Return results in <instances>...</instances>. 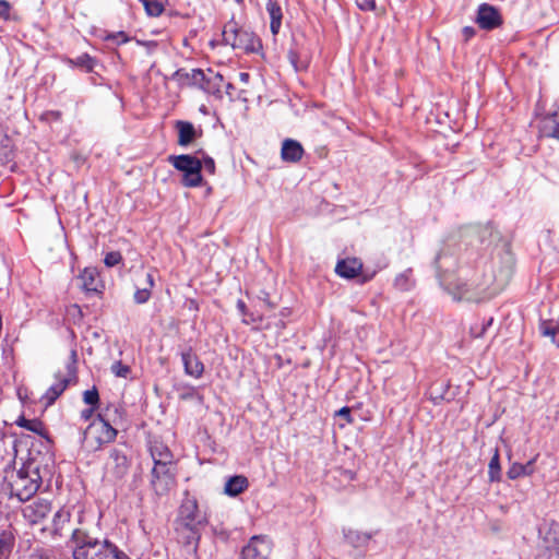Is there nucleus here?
I'll return each instance as SVG.
<instances>
[{
  "instance_id": "nucleus-1",
  "label": "nucleus",
  "mask_w": 559,
  "mask_h": 559,
  "mask_svg": "<svg viewBox=\"0 0 559 559\" xmlns=\"http://www.w3.org/2000/svg\"><path fill=\"white\" fill-rule=\"evenodd\" d=\"M439 281L457 301L479 302L490 299L503 288V283H498L492 274L471 273L467 269H461L457 274L439 273Z\"/></svg>"
},
{
  "instance_id": "nucleus-2",
  "label": "nucleus",
  "mask_w": 559,
  "mask_h": 559,
  "mask_svg": "<svg viewBox=\"0 0 559 559\" xmlns=\"http://www.w3.org/2000/svg\"><path fill=\"white\" fill-rule=\"evenodd\" d=\"M41 477L38 468L28 464L20 469H12L7 473L3 489L8 490L11 497L19 501L29 500L39 489Z\"/></svg>"
},
{
  "instance_id": "nucleus-3",
  "label": "nucleus",
  "mask_w": 559,
  "mask_h": 559,
  "mask_svg": "<svg viewBox=\"0 0 559 559\" xmlns=\"http://www.w3.org/2000/svg\"><path fill=\"white\" fill-rule=\"evenodd\" d=\"M79 531L73 532L76 546L73 549V559H121V552L114 544L98 540L88 536L81 538Z\"/></svg>"
},
{
  "instance_id": "nucleus-4",
  "label": "nucleus",
  "mask_w": 559,
  "mask_h": 559,
  "mask_svg": "<svg viewBox=\"0 0 559 559\" xmlns=\"http://www.w3.org/2000/svg\"><path fill=\"white\" fill-rule=\"evenodd\" d=\"M117 433V429L99 414L83 429L82 449L86 452L99 451L105 444L115 441Z\"/></svg>"
},
{
  "instance_id": "nucleus-5",
  "label": "nucleus",
  "mask_w": 559,
  "mask_h": 559,
  "mask_svg": "<svg viewBox=\"0 0 559 559\" xmlns=\"http://www.w3.org/2000/svg\"><path fill=\"white\" fill-rule=\"evenodd\" d=\"M223 40L234 49L246 52L254 51L260 46L258 37L251 31L239 27L235 22H229L224 26Z\"/></svg>"
},
{
  "instance_id": "nucleus-6",
  "label": "nucleus",
  "mask_w": 559,
  "mask_h": 559,
  "mask_svg": "<svg viewBox=\"0 0 559 559\" xmlns=\"http://www.w3.org/2000/svg\"><path fill=\"white\" fill-rule=\"evenodd\" d=\"M168 162L183 174L182 183L186 187H199L202 183V162L201 159L182 154L170 155Z\"/></svg>"
},
{
  "instance_id": "nucleus-7",
  "label": "nucleus",
  "mask_w": 559,
  "mask_h": 559,
  "mask_svg": "<svg viewBox=\"0 0 559 559\" xmlns=\"http://www.w3.org/2000/svg\"><path fill=\"white\" fill-rule=\"evenodd\" d=\"M78 355L75 350H71L70 361L67 364V371H57L55 373V382L48 388L41 400L46 405H51L64 392L72 379L75 377V364Z\"/></svg>"
},
{
  "instance_id": "nucleus-8",
  "label": "nucleus",
  "mask_w": 559,
  "mask_h": 559,
  "mask_svg": "<svg viewBox=\"0 0 559 559\" xmlns=\"http://www.w3.org/2000/svg\"><path fill=\"white\" fill-rule=\"evenodd\" d=\"M206 515L199 509L197 499L186 495L179 508L176 525L202 527L206 524Z\"/></svg>"
},
{
  "instance_id": "nucleus-9",
  "label": "nucleus",
  "mask_w": 559,
  "mask_h": 559,
  "mask_svg": "<svg viewBox=\"0 0 559 559\" xmlns=\"http://www.w3.org/2000/svg\"><path fill=\"white\" fill-rule=\"evenodd\" d=\"M176 484L175 462L154 464L152 468L151 485L154 491L162 496L167 493Z\"/></svg>"
},
{
  "instance_id": "nucleus-10",
  "label": "nucleus",
  "mask_w": 559,
  "mask_h": 559,
  "mask_svg": "<svg viewBox=\"0 0 559 559\" xmlns=\"http://www.w3.org/2000/svg\"><path fill=\"white\" fill-rule=\"evenodd\" d=\"M272 552V540L265 535H257L243 546L239 559H271Z\"/></svg>"
},
{
  "instance_id": "nucleus-11",
  "label": "nucleus",
  "mask_w": 559,
  "mask_h": 559,
  "mask_svg": "<svg viewBox=\"0 0 559 559\" xmlns=\"http://www.w3.org/2000/svg\"><path fill=\"white\" fill-rule=\"evenodd\" d=\"M52 511L51 502L37 498L22 509L24 520L29 525L41 524Z\"/></svg>"
},
{
  "instance_id": "nucleus-12",
  "label": "nucleus",
  "mask_w": 559,
  "mask_h": 559,
  "mask_svg": "<svg viewBox=\"0 0 559 559\" xmlns=\"http://www.w3.org/2000/svg\"><path fill=\"white\" fill-rule=\"evenodd\" d=\"M129 462L127 455L118 449H112L106 463V473L119 479L127 474Z\"/></svg>"
},
{
  "instance_id": "nucleus-13",
  "label": "nucleus",
  "mask_w": 559,
  "mask_h": 559,
  "mask_svg": "<svg viewBox=\"0 0 559 559\" xmlns=\"http://www.w3.org/2000/svg\"><path fill=\"white\" fill-rule=\"evenodd\" d=\"M543 547L559 556V523L550 522L539 528Z\"/></svg>"
},
{
  "instance_id": "nucleus-14",
  "label": "nucleus",
  "mask_w": 559,
  "mask_h": 559,
  "mask_svg": "<svg viewBox=\"0 0 559 559\" xmlns=\"http://www.w3.org/2000/svg\"><path fill=\"white\" fill-rule=\"evenodd\" d=\"M476 22L484 29H493L501 24V16L497 9L487 3L478 8Z\"/></svg>"
},
{
  "instance_id": "nucleus-15",
  "label": "nucleus",
  "mask_w": 559,
  "mask_h": 559,
  "mask_svg": "<svg viewBox=\"0 0 559 559\" xmlns=\"http://www.w3.org/2000/svg\"><path fill=\"white\" fill-rule=\"evenodd\" d=\"M200 528L201 527L176 525L177 537L179 542L185 545L188 555H195L197 545L200 539Z\"/></svg>"
},
{
  "instance_id": "nucleus-16",
  "label": "nucleus",
  "mask_w": 559,
  "mask_h": 559,
  "mask_svg": "<svg viewBox=\"0 0 559 559\" xmlns=\"http://www.w3.org/2000/svg\"><path fill=\"white\" fill-rule=\"evenodd\" d=\"M538 129L543 136L559 139V106L539 120Z\"/></svg>"
},
{
  "instance_id": "nucleus-17",
  "label": "nucleus",
  "mask_w": 559,
  "mask_h": 559,
  "mask_svg": "<svg viewBox=\"0 0 559 559\" xmlns=\"http://www.w3.org/2000/svg\"><path fill=\"white\" fill-rule=\"evenodd\" d=\"M362 270V263L357 258H347L336 263L335 272L344 278H354L359 275Z\"/></svg>"
},
{
  "instance_id": "nucleus-18",
  "label": "nucleus",
  "mask_w": 559,
  "mask_h": 559,
  "mask_svg": "<svg viewBox=\"0 0 559 559\" xmlns=\"http://www.w3.org/2000/svg\"><path fill=\"white\" fill-rule=\"evenodd\" d=\"M181 359L185 367V372L195 379L202 377L204 372V365L199 357L192 353L191 349L181 353Z\"/></svg>"
},
{
  "instance_id": "nucleus-19",
  "label": "nucleus",
  "mask_w": 559,
  "mask_h": 559,
  "mask_svg": "<svg viewBox=\"0 0 559 559\" xmlns=\"http://www.w3.org/2000/svg\"><path fill=\"white\" fill-rule=\"evenodd\" d=\"M304 155L302 145L293 139H286L282 144L281 156L283 160L296 163L301 159Z\"/></svg>"
},
{
  "instance_id": "nucleus-20",
  "label": "nucleus",
  "mask_w": 559,
  "mask_h": 559,
  "mask_svg": "<svg viewBox=\"0 0 559 559\" xmlns=\"http://www.w3.org/2000/svg\"><path fill=\"white\" fill-rule=\"evenodd\" d=\"M150 453L154 464L174 462V455L166 444L154 440L150 443Z\"/></svg>"
},
{
  "instance_id": "nucleus-21",
  "label": "nucleus",
  "mask_w": 559,
  "mask_h": 559,
  "mask_svg": "<svg viewBox=\"0 0 559 559\" xmlns=\"http://www.w3.org/2000/svg\"><path fill=\"white\" fill-rule=\"evenodd\" d=\"M176 129L178 131V144L180 146H188L195 139L197 131L191 122L179 120L176 122Z\"/></svg>"
},
{
  "instance_id": "nucleus-22",
  "label": "nucleus",
  "mask_w": 559,
  "mask_h": 559,
  "mask_svg": "<svg viewBox=\"0 0 559 559\" xmlns=\"http://www.w3.org/2000/svg\"><path fill=\"white\" fill-rule=\"evenodd\" d=\"M287 58L295 72L306 71L310 63L307 53L302 52L298 47H292L287 52Z\"/></svg>"
},
{
  "instance_id": "nucleus-23",
  "label": "nucleus",
  "mask_w": 559,
  "mask_h": 559,
  "mask_svg": "<svg viewBox=\"0 0 559 559\" xmlns=\"http://www.w3.org/2000/svg\"><path fill=\"white\" fill-rule=\"evenodd\" d=\"M249 486L247 477L242 475H236L227 479L224 487V492L227 496L236 497L245 491Z\"/></svg>"
},
{
  "instance_id": "nucleus-24",
  "label": "nucleus",
  "mask_w": 559,
  "mask_h": 559,
  "mask_svg": "<svg viewBox=\"0 0 559 559\" xmlns=\"http://www.w3.org/2000/svg\"><path fill=\"white\" fill-rule=\"evenodd\" d=\"M266 11L271 19V32L273 35H276L280 32L282 25V9L281 5L273 0H269L266 3Z\"/></svg>"
},
{
  "instance_id": "nucleus-25",
  "label": "nucleus",
  "mask_w": 559,
  "mask_h": 559,
  "mask_svg": "<svg viewBox=\"0 0 559 559\" xmlns=\"http://www.w3.org/2000/svg\"><path fill=\"white\" fill-rule=\"evenodd\" d=\"M535 461L536 457L528 461L526 464L513 463L507 472L508 478L518 479L523 476H531L534 473Z\"/></svg>"
},
{
  "instance_id": "nucleus-26",
  "label": "nucleus",
  "mask_w": 559,
  "mask_h": 559,
  "mask_svg": "<svg viewBox=\"0 0 559 559\" xmlns=\"http://www.w3.org/2000/svg\"><path fill=\"white\" fill-rule=\"evenodd\" d=\"M80 280L82 282V287L86 292H98V273L96 269L86 267L80 275Z\"/></svg>"
},
{
  "instance_id": "nucleus-27",
  "label": "nucleus",
  "mask_w": 559,
  "mask_h": 559,
  "mask_svg": "<svg viewBox=\"0 0 559 559\" xmlns=\"http://www.w3.org/2000/svg\"><path fill=\"white\" fill-rule=\"evenodd\" d=\"M540 333L545 337H549L554 344L559 346V322L549 320L543 321L539 326Z\"/></svg>"
},
{
  "instance_id": "nucleus-28",
  "label": "nucleus",
  "mask_w": 559,
  "mask_h": 559,
  "mask_svg": "<svg viewBox=\"0 0 559 559\" xmlns=\"http://www.w3.org/2000/svg\"><path fill=\"white\" fill-rule=\"evenodd\" d=\"M154 286V276L146 273V286L138 288L134 293V301L139 305L145 304L151 297V289Z\"/></svg>"
},
{
  "instance_id": "nucleus-29",
  "label": "nucleus",
  "mask_w": 559,
  "mask_h": 559,
  "mask_svg": "<svg viewBox=\"0 0 559 559\" xmlns=\"http://www.w3.org/2000/svg\"><path fill=\"white\" fill-rule=\"evenodd\" d=\"M488 477L491 483L499 481L501 478L500 456L497 449L488 465Z\"/></svg>"
},
{
  "instance_id": "nucleus-30",
  "label": "nucleus",
  "mask_w": 559,
  "mask_h": 559,
  "mask_svg": "<svg viewBox=\"0 0 559 559\" xmlns=\"http://www.w3.org/2000/svg\"><path fill=\"white\" fill-rule=\"evenodd\" d=\"M346 539L355 547L366 545L372 537V534L349 530L345 534Z\"/></svg>"
},
{
  "instance_id": "nucleus-31",
  "label": "nucleus",
  "mask_w": 559,
  "mask_h": 559,
  "mask_svg": "<svg viewBox=\"0 0 559 559\" xmlns=\"http://www.w3.org/2000/svg\"><path fill=\"white\" fill-rule=\"evenodd\" d=\"M414 285V280L412 277V271L406 270L400 273L394 280V286L399 290L406 292L409 290Z\"/></svg>"
},
{
  "instance_id": "nucleus-32",
  "label": "nucleus",
  "mask_w": 559,
  "mask_h": 559,
  "mask_svg": "<svg viewBox=\"0 0 559 559\" xmlns=\"http://www.w3.org/2000/svg\"><path fill=\"white\" fill-rule=\"evenodd\" d=\"M15 424L19 427L25 428L38 435H43L44 432L43 423L38 419H26L25 417H20L16 419Z\"/></svg>"
},
{
  "instance_id": "nucleus-33",
  "label": "nucleus",
  "mask_w": 559,
  "mask_h": 559,
  "mask_svg": "<svg viewBox=\"0 0 559 559\" xmlns=\"http://www.w3.org/2000/svg\"><path fill=\"white\" fill-rule=\"evenodd\" d=\"M206 83H207V86L211 87V91H209L210 93H213V94L219 93L223 87L224 78L218 72L207 70Z\"/></svg>"
},
{
  "instance_id": "nucleus-34",
  "label": "nucleus",
  "mask_w": 559,
  "mask_h": 559,
  "mask_svg": "<svg viewBox=\"0 0 559 559\" xmlns=\"http://www.w3.org/2000/svg\"><path fill=\"white\" fill-rule=\"evenodd\" d=\"M13 546V536L11 533L3 532L0 535V559H7Z\"/></svg>"
},
{
  "instance_id": "nucleus-35",
  "label": "nucleus",
  "mask_w": 559,
  "mask_h": 559,
  "mask_svg": "<svg viewBox=\"0 0 559 559\" xmlns=\"http://www.w3.org/2000/svg\"><path fill=\"white\" fill-rule=\"evenodd\" d=\"M144 8L146 13L150 16H158L164 11V4L160 0H140Z\"/></svg>"
},
{
  "instance_id": "nucleus-36",
  "label": "nucleus",
  "mask_w": 559,
  "mask_h": 559,
  "mask_svg": "<svg viewBox=\"0 0 559 559\" xmlns=\"http://www.w3.org/2000/svg\"><path fill=\"white\" fill-rule=\"evenodd\" d=\"M70 520V512L66 509L58 510L52 519L53 524V531L56 533H59L60 530H62L63 525L69 522Z\"/></svg>"
},
{
  "instance_id": "nucleus-37",
  "label": "nucleus",
  "mask_w": 559,
  "mask_h": 559,
  "mask_svg": "<svg viewBox=\"0 0 559 559\" xmlns=\"http://www.w3.org/2000/svg\"><path fill=\"white\" fill-rule=\"evenodd\" d=\"M70 62L73 66L84 69L87 72L93 70L95 63L94 59L90 57L87 53H83L76 57L75 59L70 60Z\"/></svg>"
},
{
  "instance_id": "nucleus-38",
  "label": "nucleus",
  "mask_w": 559,
  "mask_h": 559,
  "mask_svg": "<svg viewBox=\"0 0 559 559\" xmlns=\"http://www.w3.org/2000/svg\"><path fill=\"white\" fill-rule=\"evenodd\" d=\"M110 371L118 378H128L131 369L128 365L122 364L121 361H115L111 367Z\"/></svg>"
},
{
  "instance_id": "nucleus-39",
  "label": "nucleus",
  "mask_w": 559,
  "mask_h": 559,
  "mask_svg": "<svg viewBox=\"0 0 559 559\" xmlns=\"http://www.w3.org/2000/svg\"><path fill=\"white\" fill-rule=\"evenodd\" d=\"M191 79L195 84H199L203 90L211 91V87L207 86L206 79H207V72H204L203 70L197 69L192 71Z\"/></svg>"
},
{
  "instance_id": "nucleus-40",
  "label": "nucleus",
  "mask_w": 559,
  "mask_h": 559,
  "mask_svg": "<svg viewBox=\"0 0 559 559\" xmlns=\"http://www.w3.org/2000/svg\"><path fill=\"white\" fill-rule=\"evenodd\" d=\"M83 401L87 405L97 407L99 403V394L97 389L93 386L92 389L84 391Z\"/></svg>"
},
{
  "instance_id": "nucleus-41",
  "label": "nucleus",
  "mask_w": 559,
  "mask_h": 559,
  "mask_svg": "<svg viewBox=\"0 0 559 559\" xmlns=\"http://www.w3.org/2000/svg\"><path fill=\"white\" fill-rule=\"evenodd\" d=\"M491 323H492V318H490L486 322L485 321L481 322L480 324H475L474 326L471 328V334L474 337H481L484 335V333L486 332L487 328L491 325Z\"/></svg>"
},
{
  "instance_id": "nucleus-42",
  "label": "nucleus",
  "mask_w": 559,
  "mask_h": 559,
  "mask_svg": "<svg viewBox=\"0 0 559 559\" xmlns=\"http://www.w3.org/2000/svg\"><path fill=\"white\" fill-rule=\"evenodd\" d=\"M120 261L121 254L119 252H109L104 259V263L109 267L117 265Z\"/></svg>"
},
{
  "instance_id": "nucleus-43",
  "label": "nucleus",
  "mask_w": 559,
  "mask_h": 559,
  "mask_svg": "<svg viewBox=\"0 0 559 559\" xmlns=\"http://www.w3.org/2000/svg\"><path fill=\"white\" fill-rule=\"evenodd\" d=\"M202 162V169L207 171L210 175L215 174V162L212 157H204Z\"/></svg>"
},
{
  "instance_id": "nucleus-44",
  "label": "nucleus",
  "mask_w": 559,
  "mask_h": 559,
  "mask_svg": "<svg viewBox=\"0 0 559 559\" xmlns=\"http://www.w3.org/2000/svg\"><path fill=\"white\" fill-rule=\"evenodd\" d=\"M356 3L362 11H373L376 9V0H356Z\"/></svg>"
},
{
  "instance_id": "nucleus-45",
  "label": "nucleus",
  "mask_w": 559,
  "mask_h": 559,
  "mask_svg": "<svg viewBox=\"0 0 559 559\" xmlns=\"http://www.w3.org/2000/svg\"><path fill=\"white\" fill-rule=\"evenodd\" d=\"M11 4L5 0H0V19L8 20L10 17Z\"/></svg>"
},
{
  "instance_id": "nucleus-46",
  "label": "nucleus",
  "mask_w": 559,
  "mask_h": 559,
  "mask_svg": "<svg viewBox=\"0 0 559 559\" xmlns=\"http://www.w3.org/2000/svg\"><path fill=\"white\" fill-rule=\"evenodd\" d=\"M97 407L95 406H91L90 408H86V409H83L81 413H80V419L87 423V421H92L93 420V415L95 413Z\"/></svg>"
},
{
  "instance_id": "nucleus-47",
  "label": "nucleus",
  "mask_w": 559,
  "mask_h": 559,
  "mask_svg": "<svg viewBox=\"0 0 559 559\" xmlns=\"http://www.w3.org/2000/svg\"><path fill=\"white\" fill-rule=\"evenodd\" d=\"M336 415L344 418L346 420L347 424H352L353 423V418H352V415H350V408L345 406V407H342L341 409H338L336 412Z\"/></svg>"
},
{
  "instance_id": "nucleus-48",
  "label": "nucleus",
  "mask_w": 559,
  "mask_h": 559,
  "mask_svg": "<svg viewBox=\"0 0 559 559\" xmlns=\"http://www.w3.org/2000/svg\"><path fill=\"white\" fill-rule=\"evenodd\" d=\"M462 34L464 36V39L468 40V39H471L475 35V28L472 27V26H465L462 29Z\"/></svg>"
},
{
  "instance_id": "nucleus-49",
  "label": "nucleus",
  "mask_w": 559,
  "mask_h": 559,
  "mask_svg": "<svg viewBox=\"0 0 559 559\" xmlns=\"http://www.w3.org/2000/svg\"><path fill=\"white\" fill-rule=\"evenodd\" d=\"M28 559H52L46 551H34Z\"/></svg>"
},
{
  "instance_id": "nucleus-50",
  "label": "nucleus",
  "mask_w": 559,
  "mask_h": 559,
  "mask_svg": "<svg viewBox=\"0 0 559 559\" xmlns=\"http://www.w3.org/2000/svg\"><path fill=\"white\" fill-rule=\"evenodd\" d=\"M237 309L243 317H247V307L243 300L239 299L237 301Z\"/></svg>"
},
{
  "instance_id": "nucleus-51",
  "label": "nucleus",
  "mask_w": 559,
  "mask_h": 559,
  "mask_svg": "<svg viewBox=\"0 0 559 559\" xmlns=\"http://www.w3.org/2000/svg\"><path fill=\"white\" fill-rule=\"evenodd\" d=\"M243 322L249 324L251 322H255V319H254V317L252 314H248L247 313V317L243 318Z\"/></svg>"
},
{
  "instance_id": "nucleus-52",
  "label": "nucleus",
  "mask_w": 559,
  "mask_h": 559,
  "mask_svg": "<svg viewBox=\"0 0 559 559\" xmlns=\"http://www.w3.org/2000/svg\"><path fill=\"white\" fill-rule=\"evenodd\" d=\"M436 266L437 269L440 271L442 269V264H441V257H437L436 259Z\"/></svg>"
},
{
  "instance_id": "nucleus-53",
  "label": "nucleus",
  "mask_w": 559,
  "mask_h": 559,
  "mask_svg": "<svg viewBox=\"0 0 559 559\" xmlns=\"http://www.w3.org/2000/svg\"><path fill=\"white\" fill-rule=\"evenodd\" d=\"M248 78H249V74H248V73H240V79H241L242 81H247V80H248Z\"/></svg>"
},
{
  "instance_id": "nucleus-54",
  "label": "nucleus",
  "mask_w": 559,
  "mask_h": 559,
  "mask_svg": "<svg viewBox=\"0 0 559 559\" xmlns=\"http://www.w3.org/2000/svg\"><path fill=\"white\" fill-rule=\"evenodd\" d=\"M372 276H373V274H371V275H369V276H365V277L362 278V283L370 281V280L372 278Z\"/></svg>"
},
{
  "instance_id": "nucleus-55",
  "label": "nucleus",
  "mask_w": 559,
  "mask_h": 559,
  "mask_svg": "<svg viewBox=\"0 0 559 559\" xmlns=\"http://www.w3.org/2000/svg\"><path fill=\"white\" fill-rule=\"evenodd\" d=\"M346 474L348 475V477H349L350 479H353V477H354L353 472H346Z\"/></svg>"
},
{
  "instance_id": "nucleus-56",
  "label": "nucleus",
  "mask_w": 559,
  "mask_h": 559,
  "mask_svg": "<svg viewBox=\"0 0 559 559\" xmlns=\"http://www.w3.org/2000/svg\"><path fill=\"white\" fill-rule=\"evenodd\" d=\"M231 87H233V85H231L230 83H226V88H227V90H229V88H231Z\"/></svg>"
}]
</instances>
